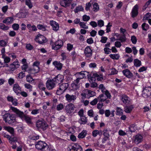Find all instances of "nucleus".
Here are the masks:
<instances>
[{"mask_svg":"<svg viewBox=\"0 0 151 151\" xmlns=\"http://www.w3.org/2000/svg\"><path fill=\"white\" fill-rule=\"evenodd\" d=\"M98 101V98H95L93 100L91 101L90 104L92 105L93 106L97 104Z\"/></svg>","mask_w":151,"mask_h":151,"instance_id":"53","label":"nucleus"},{"mask_svg":"<svg viewBox=\"0 0 151 151\" xmlns=\"http://www.w3.org/2000/svg\"><path fill=\"white\" fill-rule=\"evenodd\" d=\"M2 58L4 59V63H8L10 61V58L6 56L5 55H2Z\"/></svg>","mask_w":151,"mask_h":151,"instance_id":"33","label":"nucleus"},{"mask_svg":"<svg viewBox=\"0 0 151 151\" xmlns=\"http://www.w3.org/2000/svg\"><path fill=\"white\" fill-rule=\"evenodd\" d=\"M109 56L111 58L114 60H118L119 58V55L117 54H110Z\"/></svg>","mask_w":151,"mask_h":151,"instance_id":"37","label":"nucleus"},{"mask_svg":"<svg viewBox=\"0 0 151 151\" xmlns=\"http://www.w3.org/2000/svg\"><path fill=\"white\" fill-rule=\"evenodd\" d=\"M68 83H64L59 86V87L56 91V94L58 95H60L63 94L68 88Z\"/></svg>","mask_w":151,"mask_h":151,"instance_id":"5","label":"nucleus"},{"mask_svg":"<svg viewBox=\"0 0 151 151\" xmlns=\"http://www.w3.org/2000/svg\"><path fill=\"white\" fill-rule=\"evenodd\" d=\"M79 25L80 27L83 29H87L88 28V26L86 24V23L84 22H81Z\"/></svg>","mask_w":151,"mask_h":151,"instance_id":"38","label":"nucleus"},{"mask_svg":"<svg viewBox=\"0 0 151 151\" xmlns=\"http://www.w3.org/2000/svg\"><path fill=\"white\" fill-rule=\"evenodd\" d=\"M56 83L54 79L48 80L46 83V86L48 90L52 89L55 86Z\"/></svg>","mask_w":151,"mask_h":151,"instance_id":"11","label":"nucleus"},{"mask_svg":"<svg viewBox=\"0 0 151 151\" xmlns=\"http://www.w3.org/2000/svg\"><path fill=\"white\" fill-rule=\"evenodd\" d=\"M75 107L74 105L72 103L68 104L65 107V111L67 114H70L74 112Z\"/></svg>","mask_w":151,"mask_h":151,"instance_id":"12","label":"nucleus"},{"mask_svg":"<svg viewBox=\"0 0 151 151\" xmlns=\"http://www.w3.org/2000/svg\"><path fill=\"white\" fill-rule=\"evenodd\" d=\"M33 79L30 75H28L26 76V80L27 82L30 83L33 81Z\"/></svg>","mask_w":151,"mask_h":151,"instance_id":"57","label":"nucleus"},{"mask_svg":"<svg viewBox=\"0 0 151 151\" xmlns=\"http://www.w3.org/2000/svg\"><path fill=\"white\" fill-rule=\"evenodd\" d=\"M25 3L29 9H32L33 6V5L31 2V0H25Z\"/></svg>","mask_w":151,"mask_h":151,"instance_id":"32","label":"nucleus"},{"mask_svg":"<svg viewBox=\"0 0 151 151\" xmlns=\"http://www.w3.org/2000/svg\"><path fill=\"white\" fill-rule=\"evenodd\" d=\"M99 9V7L97 3H95L93 5V11L96 12L98 11Z\"/></svg>","mask_w":151,"mask_h":151,"instance_id":"44","label":"nucleus"},{"mask_svg":"<svg viewBox=\"0 0 151 151\" xmlns=\"http://www.w3.org/2000/svg\"><path fill=\"white\" fill-rule=\"evenodd\" d=\"M98 25L100 27H101L104 26V22L103 20H100L98 21Z\"/></svg>","mask_w":151,"mask_h":151,"instance_id":"52","label":"nucleus"},{"mask_svg":"<svg viewBox=\"0 0 151 151\" xmlns=\"http://www.w3.org/2000/svg\"><path fill=\"white\" fill-rule=\"evenodd\" d=\"M103 134L104 137H109V133L107 129H104L102 132Z\"/></svg>","mask_w":151,"mask_h":151,"instance_id":"45","label":"nucleus"},{"mask_svg":"<svg viewBox=\"0 0 151 151\" xmlns=\"http://www.w3.org/2000/svg\"><path fill=\"white\" fill-rule=\"evenodd\" d=\"M84 53L85 55L87 57H89L92 56V50L90 46H87L85 48Z\"/></svg>","mask_w":151,"mask_h":151,"instance_id":"20","label":"nucleus"},{"mask_svg":"<svg viewBox=\"0 0 151 151\" xmlns=\"http://www.w3.org/2000/svg\"><path fill=\"white\" fill-rule=\"evenodd\" d=\"M83 98H87L89 99L96 95V93L93 91L89 90H86L85 92H83L81 94Z\"/></svg>","mask_w":151,"mask_h":151,"instance_id":"7","label":"nucleus"},{"mask_svg":"<svg viewBox=\"0 0 151 151\" xmlns=\"http://www.w3.org/2000/svg\"><path fill=\"white\" fill-rule=\"evenodd\" d=\"M134 108V107L133 105L127 106L124 108V111L126 113H129L131 112Z\"/></svg>","mask_w":151,"mask_h":151,"instance_id":"25","label":"nucleus"},{"mask_svg":"<svg viewBox=\"0 0 151 151\" xmlns=\"http://www.w3.org/2000/svg\"><path fill=\"white\" fill-rule=\"evenodd\" d=\"M24 86L25 88L28 89L29 91H32V87L29 84L26 83L24 84Z\"/></svg>","mask_w":151,"mask_h":151,"instance_id":"50","label":"nucleus"},{"mask_svg":"<svg viewBox=\"0 0 151 151\" xmlns=\"http://www.w3.org/2000/svg\"><path fill=\"white\" fill-rule=\"evenodd\" d=\"M122 46V44L119 41H116L115 42V46L119 48Z\"/></svg>","mask_w":151,"mask_h":151,"instance_id":"64","label":"nucleus"},{"mask_svg":"<svg viewBox=\"0 0 151 151\" xmlns=\"http://www.w3.org/2000/svg\"><path fill=\"white\" fill-rule=\"evenodd\" d=\"M36 148L41 151H50V149L48 145L45 142L42 141H39L35 145Z\"/></svg>","mask_w":151,"mask_h":151,"instance_id":"2","label":"nucleus"},{"mask_svg":"<svg viewBox=\"0 0 151 151\" xmlns=\"http://www.w3.org/2000/svg\"><path fill=\"white\" fill-rule=\"evenodd\" d=\"M4 129L7 131L11 134H13L14 133V129L10 127L4 126Z\"/></svg>","mask_w":151,"mask_h":151,"instance_id":"31","label":"nucleus"},{"mask_svg":"<svg viewBox=\"0 0 151 151\" xmlns=\"http://www.w3.org/2000/svg\"><path fill=\"white\" fill-rule=\"evenodd\" d=\"M9 27L5 26L3 23H0V29L4 30H6L9 29Z\"/></svg>","mask_w":151,"mask_h":151,"instance_id":"41","label":"nucleus"},{"mask_svg":"<svg viewBox=\"0 0 151 151\" xmlns=\"http://www.w3.org/2000/svg\"><path fill=\"white\" fill-rule=\"evenodd\" d=\"M39 71V67L33 66V68L31 70V73L35 74L37 73Z\"/></svg>","mask_w":151,"mask_h":151,"instance_id":"28","label":"nucleus"},{"mask_svg":"<svg viewBox=\"0 0 151 151\" xmlns=\"http://www.w3.org/2000/svg\"><path fill=\"white\" fill-rule=\"evenodd\" d=\"M13 89L14 91L17 94L19 93V91H21V88L17 83L15 84L13 86Z\"/></svg>","mask_w":151,"mask_h":151,"instance_id":"24","label":"nucleus"},{"mask_svg":"<svg viewBox=\"0 0 151 151\" xmlns=\"http://www.w3.org/2000/svg\"><path fill=\"white\" fill-rule=\"evenodd\" d=\"M27 27L29 30L35 31L37 30L36 27L35 25L32 26L31 24H29L27 25Z\"/></svg>","mask_w":151,"mask_h":151,"instance_id":"29","label":"nucleus"},{"mask_svg":"<svg viewBox=\"0 0 151 151\" xmlns=\"http://www.w3.org/2000/svg\"><path fill=\"white\" fill-rule=\"evenodd\" d=\"M118 133L120 135L122 136L125 135L127 134L126 132L122 130H119V131Z\"/></svg>","mask_w":151,"mask_h":151,"instance_id":"63","label":"nucleus"},{"mask_svg":"<svg viewBox=\"0 0 151 151\" xmlns=\"http://www.w3.org/2000/svg\"><path fill=\"white\" fill-rule=\"evenodd\" d=\"M7 42L5 41L4 40H0V46L1 47H5L6 46Z\"/></svg>","mask_w":151,"mask_h":151,"instance_id":"49","label":"nucleus"},{"mask_svg":"<svg viewBox=\"0 0 151 151\" xmlns=\"http://www.w3.org/2000/svg\"><path fill=\"white\" fill-rule=\"evenodd\" d=\"M46 26L42 24H38L37 26L38 29H41L42 31H45L46 30Z\"/></svg>","mask_w":151,"mask_h":151,"instance_id":"46","label":"nucleus"},{"mask_svg":"<svg viewBox=\"0 0 151 151\" xmlns=\"http://www.w3.org/2000/svg\"><path fill=\"white\" fill-rule=\"evenodd\" d=\"M53 65L57 68L58 70H60L62 67V64L61 63L55 61L53 63Z\"/></svg>","mask_w":151,"mask_h":151,"instance_id":"26","label":"nucleus"},{"mask_svg":"<svg viewBox=\"0 0 151 151\" xmlns=\"http://www.w3.org/2000/svg\"><path fill=\"white\" fill-rule=\"evenodd\" d=\"M63 108V105L62 104H60L57 106L56 109L58 111H60Z\"/></svg>","mask_w":151,"mask_h":151,"instance_id":"59","label":"nucleus"},{"mask_svg":"<svg viewBox=\"0 0 151 151\" xmlns=\"http://www.w3.org/2000/svg\"><path fill=\"white\" fill-rule=\"evenodd\" d=\"M3 120L6 122L11 124L15 120L14 115L6 113L2 115Z\"/></svg>","mask_w":151,"mask_h":151,"instance_id":"6","label":"nucleus"},{"mask_svg":"<svg viewBox=\"0 0 151 151\" xmlns=\"http://www.w3.org/2000/svg\"><path fill=\"white\" fill-rule=\"evenodd\" d=\"M135 126V125L134 124H132L129 127V130L131 132H133L135 131V130L134 129V127Z\"/></svg>","mask_w":151,"mask_h":151,"instance_id":"61","label":"nucleus"},{"mask_svg":"<svg viewBox=\"0 0 151 151\" xmlns=\"http://www.w3.org/2000/svg\"><path fill=\"white\" fill-rule=\"evenodd\" d=\"M54 80L56 83L60 84L63 80V75L59 74L55 78Z\"/></svg>","mask_w":151,"mask_h":151,"instance_id":"22","label":"nucleus"},{"mask_svg":"<svg viewBox=\"0 0 151 151\" xmlns=\"http://www.w3.org/2000/svg\"><path fill=\"white\" fill-rule=\"evenodd\" d=\"M36 126L39 129L43 130H46L48 127V125L46 122L42 119L38 120L36 123Z\"/></svg>","mask_w":151,"mask_h":151,"instance_id":"4","label":"nucleus"},{"mask_svg":"<svg viewBox=\"0 0 151 151\" xmlns=\"http://www.w3.org/2000/svg\"><path fill=\"white\" fill-rule=\"evenodd\" d=\"M63 45V41L61 40H59L52 44V49L57 50L60 48Z\"/></svg>","mask_w":151,"mask_h":151,"instance_id":"10","label":"nucleus"},{"mask_svg":"<svg viewBox=\"0 0 151 151\" xmlns=\"http://www.w3.org/2000/svg\"><path fill=\"white\" fill-rule=\"evenodd\" d=\"M138 6L137 5H135L133 8L132 12V16L134 17L138 14Z\"/></svg>","mask_w":151,"mask_h":151,"instance_id":"21","label":"nucleus"},{"mask_svg":"<svg viewBox=\"0 0 151 151\" xmlns=\"http://www.w3.org/2000/svg\"><path fill=\"white\" fill-rule=\"evenodd\" d=\"M83 8L81 6H79L76 8L74 10V12L75 13H78L79 11H82L83 10Z\"/></svg>","mask_w":151,"mask_h":151,"instance_id":"40","label":"nucleus"},{"mask_svg":"<svg viewBox=\"0 0 151 151\" xmlns=\"http://www.w3.org/2000/svg\"><path fill=\"white\" fill-rule=\"evenodd\" d=\"M123 74L127 77L131 78L132 77L133 75L128 69H126L123 71Z\"/></svg>","mask_w":151,"mask_h":151,"instance_id":"23","label":"nucleus"},{"mask_svg":"<svg viewBox=\"0 0 151 151\" xmlns=\"http://www.w3.org/2000/svg\"><path fill=\"white\" fill-rule=\"evenodd\" d=\"M104 106V104L103 103H99L97 104V108L99 109H101L102 107Z\"/></svg>","mask_w":151,"mask_h":151,"instance_id":"62","label":"nucleus"},{"mask_svg":"<svg viewBox=\"0 0 151 151\" xmlns=\"http://www.w3.org/2000/svg\"><path fill=\"white\" fill-rule=\"evenodd\" d=\"M70 151H83L82 147L79 144L75 143L69 146Z\"/></svg>","mask_w":151,"mask_h":151,"instance_id":"9","label":"nucleus"},{"mask_svg":"<svg viewBox=\"0 0 151 151\" xmlns=\"http://www.w3.org/2000/svg\"><path fill=\"white\" fill-rule=\"evenodd\" d=\"M120 99L124 104L127 105L130 104L131 99L127 95L123 94L120 96Z\"/></svg>","mask_w":151,"mask_h":151,"instance_id":"13","label":"nucleus"},{"mask_svg":"<svg viewBox=\"0 0 151 151\" xmlns=\"http://www.w3.org/2000/svg\"><path fill=\"white\" fill-rule=\"evenodd\" d=\"M13 21V19L12 17H8L4 20L3 22L6 24H9L12 23Z\"/></svg>","mask_w":151,"mask_h":151,"instance_id":"27","label":"nucleus"},{"mask_svg":"<svg viewBox=\"0 0 151 151\" xmlns=\"http://www.w3.org/2000/svg\"><path fill=\"white\" fill-rule=\"evenodd\" d=\"M50 24L52 26V29L55 31H57L59 29V25L58 23L55 21L51 20L50 21Z\"/></svg>","mask_w":151,"mask_h":151,"instance_id":"16","label":"nucleus"},{"mask_svg":"<svg viewBox=\"0 0 151 151\" xmlns=\"http://www.w3.org/2000/svg\"><path fill=\"white\" fill-rule=\"evenodd\" d=\"M110 71V73L111 75L116 74L118 72V71L114 68L111 69Z\"/></svg>","mask_w":151,"mask_h":151,"instance_id":"43","label":"nucleus"},{"mask_svg":"<svg viewBox=\"0 0 151 151\" xmlns=\"http://www.w3.org/2000/svg\"><path fill=\"white\" fill-rule=\"evenodd\" d=\"M89 24L93 28L96 27L97 26V23L95 21H91Z\"/></svg>","mask_w":151,"mask_h":151,"instance_id":"58","label":"nucleus"},{"mask_svg":"<svg viewBox=\"0 0 151 151\" xmlns=\"http://www.w3.org/2000/svg\"><path fill=\"white\" fill-rule=\"evenodd\" d=\"M10 139L9 140V142L11 144H12V142H17V139L16 137H13L12 138L10 137Z\"/></svg>","mask_w":151,"mask_h":151,"instance_id":"54","label":"nucleus"},{"mask_svg":"<svg viewBox=\"0 0 151 151\" xmlns=\"http://www.w3.org/2000/svg\"><path fill=\"white\" fill-rule=\"evenodd\" d=\"M123 114V110L119 107H117L116 108V114L118 115H122Z\"/></svg>","mask_w":151,"mask_h":151,"instance_id":"39","label":"nucleus"},{"mask_svg":"<svg viewBox=\"0 0 151 151\" xmlns=\"http://www.w3.org/2000/svg\"><path fill=\"white\" fill-rule=\"evenodd\" d=\"M38 87L42 91H45V89L44 85L42 82H40L39 83Z\"/></svg>","mask_w":151,"mask_h":151,"instance_id":"48","label":"nucleus"},{"mask_svg":"<svg viewBox=\"0 0 151 151\" xmlns=\"http://www.w3.org/2000/svg\"><path fill=\"white\" fill-rule=\"evenodd\" d=\"M90 19L89 16H87L86 15H84L82 16L83 20L84 22H87L89 21Z\"/></svg>","mask_w":151,"mask_h":151,"instance_id":"47","label":"nucleus"},{"mask_svg":"<svg viewBox=\"0 0 151 151\" xmlns=\"http://www.w3.org/2000/svg\"><path fill=\"white\" fill-rule=\"evenodd\" d=\"M131 41L134 44H135L137 42L136 37L134 35L132 36L131 37Z\"/></svg>","mask_w":151,"mask_h":151,"instance_id":"51","label":"nucleus"},{"mask_svg":"<svg viewBox=\"0 0 151 151\" xmlns=\"http://www.w3.org/2000/svg\"><path fill=\"white\" fill-rule=\"evenodd\" d=\"M99 88L101 90L102 93H105L106 95L108 97L110 96V93L108 90L106 89L103 84H100L99 86Z\"/></svg>","mask_w":151,"mask_h":151,"instance_id":"19","label":"nucleus"},{"mask_svg":"<svg viewBox=\"0 0 151 151\" xmlns=\"http://www.w3.org/2000/svg\"><path fill=\"white\" fill-rule=\"evenodd\" d=\"M133 141L136 144H138L141 142L143 140L142 136L140 134H138L133 137Z\"/></svg>","mask_w":151,"mask_h":151,"instance_id":"15","label":"nucleus"},{"mask_svg":"<svg viewBox=\"0 0 151 151\" xmlns=\"http://www.w3.org/2000/svg\"><path fill=\"white\" fill-rule=\"evenodd\" d=\"M80 117V120L81 122V124H85L87 123V119L86 117L85 116H83Z\"/></svg>","mask_w":151,"mask_h":151,"instance_id":"35","label":"nucleus"},{"mask_svg":"<svg viewBox=\"0 0 151 151\" xmlns=\"http://www.w3.org/2000/svg\"><path fill=\"white\" fill-rule=\"evenodd\" d=\"M35 40L40 44H42L47 41L46 38L44 36L40 34H38L36 36Z\"/></svg>","mask_w":151,"mask_h":151,"instance_id":"8","label":"nucleus"},{"mask_svg":"<svg viewBox=\"0 0 151 151\" xmlns=\"http://www.w3.org/2000/svg\"><path fill=\"white\" fill-rule=\"evenodd\" d=\"M11 109L12 111L15 113L22 120H25L28 124H32V118L31 117L28 115H25L23 112L19 111L16 108L11 107Z\"/></svg>","mask_w":151,"mask_h":151,"instance_id":"1","label":"nucleus"},{"mask_svg":"<svg viewBox=\"0 0 151 151\" xmlns=\"http://www.w3.org/2000/svg\"><path fill=\"white\" fill-rule=\"evenodd\" d=\"M100 133H101V134H102V131L101 130L99 131L97 130H95L93 131L92 134L94 137H95Z\"/></svg>","mask_w":151,"mask_h":151,"instance_id":"36","label":"nucleus"},{"mask_svg":"<svg viewBox=\"0 0 151 151\" xmlns=\"http://www.w3.org/2000/svg\"><path fill=\"white\" fill-rule=\"evenodd\" d=\"M72 0H61L60 5L64 7L69 6Z\"/></svg>","mask_w":151,"mask_h":151,"instance_id":"18","label":"nucleus"},{"mask_svg":"<svg viewBox=\"0 0 151 151\" xmlns=\"http://www.w3.org/2000/svg\"><path fill=\"white\" fill-rule=\"evenodd\" d=\"M65 97L66 100L69 102L74 101L76 98L75 95H71L69 94H67L65 96Z\"/></svg>","mask_w":151,"mask_h":151,"instance_id":"17","label":"nucleus"},{"mask_svg":"<svg viewBox=\"0 0 151 151\" xmlns=\"http://www.w3.org/2000/svg\"><path fill=\"white\" fill-rule=\"evenodd\" d=\"M126 40V38L125 35H124L123 36H120L118 40L121 41V42H125Z\"/></svg>","mask_w":151,"mask_h":151,"instance_id":"56","label":"nucleus"},{"mask_svg":"<svg viewBox=\"0 0 151 151\" xmlns=\"http://www.w3.org/2000/svg\"><path fill=\"white\" fill-rule=\"evenodd\" d=\"M151 94V88L146 87L142 91V95L144 97L149 96Z\"/></svg>","mask_w":151,"mask_h":151,"instance_id":"14","label":"nucleus"},{"mask_svg":"<svg viewBox=\"0 0 151 151\" xmlns=\"http://www.w3.org/2000/svg\"><path fill=\"white\" fill-rule=\"evenodd\" d=\"M134 65L136 67H139L141 65V61L137 59H134Z\"/></svg>","mask_w":151,"mask_h":151,"instance_id":"34","label":"nucleus"},{"mask_svg":"<svg viewBox=\"0 0 151 151\" xmlns=\"http://www.w3.org/2000/svg\"><path fill=\"white\" fill-rule=\"evenodd\" d=\"M107 38L105 37H102L101 39L100 40V42L103 43H105L106 42Z\"/></svg>","mask_w":151,"mask_h":151,"instance_id":"60","label":"nucleus"},{"mask_svg":"<svg viewBox=\"0 0 151 151\" xmlns=\"http://www.w3.org/2000/svg\"><path fill=\"white\" fill-rule=\"evenodd\" d=\"M111 97V95L110 93V96L108 97L106 95L105 93L100 94L98 97L99 101V102L103 103L104 102L105 105H106L110 103V101L109 99Z\"/></svg>","mask_w":151,"mask_h":151,"instance_id":"3","label":"nucleus"},{"mask_svg":"<svg viewBox=\"0 0 151 151\" xmlns=\"http://www.w3.org/2000/svg\"><path fill=\"white\" fill-rule=\"evenodd\" d=\"M86 134V131L85 130H83L79 134L78 136V137L79 138H83L85 137Z\"/></svg>","mask_w":151,"mask_h":151,"instance_id":"30","label":"nucleus"},{"mask_svg":"<svg viewBox=\"0 0 151 151\" xmlns=\"http://www.w3.org/2000/svg\"><path fill=\"white\" fill-rule=\"evenodd\" d=\"M142 29L145 31L147 30L149 28V26L148 24H146L145 23H143L142 25Z\"/></svg>","mask_w":151,"mask_h":151,"instance_id":"42","label":"nucleus"},{"mask_svg":"<svg viewBox=\"0 0 151 151\" xmlns=\"http://www.w3.org/2000/svg\"><path fill=\"white\" fill-rule=\"evenodd\" d=\"M12 27L14 30H17L19 28V25L17 24H14L12 25Z\"/></svg>","mask_w":151,"mask_h":151,"instance_id":"55","label":"nucleus"}]
</instances>
